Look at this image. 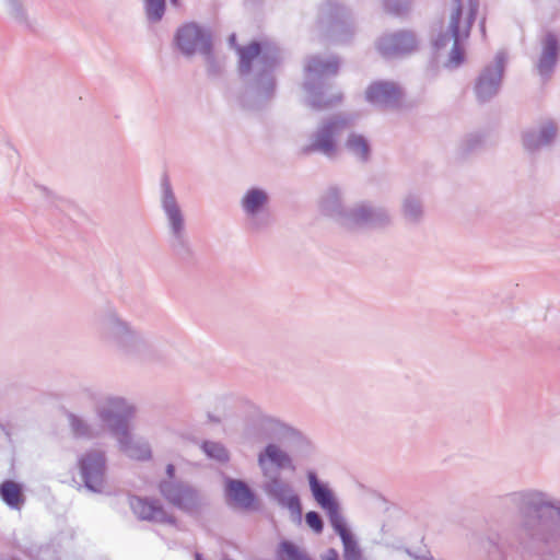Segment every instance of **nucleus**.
I'll return each mask as SVG.
<instances>
[{"label":"nucleus","mask_w":560,"mask_h":560,"mask_svg":"<svg viewBox=\"0 0 560 560\" xmlns=\"http://www.w3.org/2000/svg\"><path fill=\"white\" fill-rule=\"evenodd\" d=\"M229 43L238 55V71L248 85L242 105L248 109L258 108L275 94L273 70L280 61L279 48L268 40L240 46L235 34L229 37Z\"/></svg>","instance_id":"f257e3e1"},{"label":"nucleus","mask_w":560,"mask_h":560,"mask_svg":"<svg viewBox=\"0 0 560 560\" xmlns=\"http://www.w3.org/2000/svg\"><path fill=\"white\" fill-rule=\"evenodd\" d=\"M505 499L518 512L516 529L522 538L546 545L560 539L559 499L536 488L511 492Z\"/></svg>","instance_id":"f03ea898"},{"label":"nucleus","mask_w":560,"mask_h":560,"mask_svg":"<svg viewBox=\"0 0 560 560\" xmlns=\"http://www.w3.org/2000/svg\"><path fill=\"white\" fill-rule=\"evenodd\" d=\"M94 328L100 339L119 355L143 358L151 353L152 343L148 337L133 328L114 307H106L98 313Z\"/></svg>","instance_id":"7ed1b4c3"},{"label":"nucleus","mask_w":560,"mask_h":560,"mask_svg":"<svg viewBox=\"0 0 560 560\" xmlns=\"http://www.w3.org/2000/svg\"><path fill=\"white\" fill-rule=\"evenodd\" d=\"M479 9V0H467L465 11L464 0H452L450 3V21L446 32L439 34L433 40L436 50L453 43L445 67L458 68L465 59L463 42L469 37L471 26Z\"/></svg>","instance_id":"20e7f679"},{"label":"nucleus","mask_w":560,"mask_h":560,"mask_svg":"<svg viewBox=\"0 0 560 560\" xmlns=\"http://www.w3.org/2000/svg\"><path fill=\"white\" fill-rule=\"evenodd\" d=\"M160 202L170 247L180 258L190 257L192 250L187 234L186 215L166 175L161 180Z\"/></svg>","instance_id":"39448f33"},{"label":"nucleus","mask_w":560,"mask_h":560,"mask_svg":"<svg viewBox=\"0 0 560 560\" xmlns=\"http://www.w3.org/2000/svg\"><path fill=\"white\" fill-rule=\"evenodd\" d=\"M353 121L354 118L346 114L324 118L308 136L307 142L301 147V153H319L328 159H335L339 152L338 138L353 125Z\"/></svg>","instance_id":"423d86ee"},{"label":"nucleus","mask_w":560,"mask_h":560,"mask_svg":"<svg viewBox=\"0 0 560 560\" xmlns=\"http://www.w3.org/2000/svg\"><path fill=\"white\" fill-rule=\"evenodd\" d=\"M339 60L330 57L326 60L318 56L308 59L305 71L304 89L308 94V104L315 109L328 108L341 101V94H335L330 98H324L325 80L337 74Z\"/></svg>","instance_id":"0eeeda50"},{"label":"nucleus","mask_w":560,"mask_h":560,"mask_svg":"<svg viewBox=\"0 0 560 560\" xmlns=\"http://www.w3.org/2000/svg\"><path fill=\"white\" fill-rule=\"evenodd\" d=\"M94 410L102 422L114 435L129 427L136 413V407L122 396L100 395L94 397Z\"/></svg>","instance_id":"6e6552de"},{"label":"nucleus","mask_w":560,"mask_h":560,"mask_svg":"<svg viewBox=\"0 0 560 560\" xmlns=\"http://www.w3.org/2000/svg\"><path fill=\"white\" fill-rule=\"evenodd\" d=\"M392 223L387 208L371 202H359L348 207V217L343 219V228L354 230L363 228H385Z\"/></svg>","instance_id":"1a4fd4ad"},{"label":"nucleus","mask_w":560,"mask_h":560,"mask_svg":"<svg viewBox=\"0 0 560 560\" xmlns=\"http://www.w3.org/2000/svg\"><path fill=\"white\" fill-rule=\"evenodd\" d=\"M175 43L186 57H191L195 54H209V48H212V35L208 28L189 22L178 27Z\"/></svg>","instance_id":"9d476101"},{"label":"nucleus","mask_w":560,"mask_h":560,"mask_svg":"<svg viewBox=\"0 0 560 560\" xmlns=\"http://www.w3.org/2000/svg\"><path fill=\"white\" fill-rule=\"evenodd\" d=\"M506 63V54L498 51L492 63L487 65L479 73L475 93L480 103H486L494 97L501 88Z\"/></svg>","instance_id":"9b49d317"},{"label":"nucleus","mask_w":560,"mask_h":560,"mask_svg":"<svg viewBox=\"0 0 560 560\" xmlns=\"http://www.w3.org/2000/svg\"><path fill=\"white\" fill-rule=\"evenodd\" d=\"M78 468L84 486L93 491L101 492L105 485L106 456L101 450H89L78 458Z\"/></svg>","instance_id":"f8f14e48"},{"label":"nucleus","mask_w":560,"mask_h":560,"mask_svg":"<svg viewBox=\"0 0 560 560\" xmlns=\"http://www.w3.org/2000/svg\"><path fill=\"white\" fill-rule=\"evenodd\" d=\"M266 494L282 509L290 512L293 522H302V504L292 486L279 476H272L264 485Z\"/></svg>","instance_id":"ddd939ff"},{"label":"nucleus","mask_w":560,"mask_h":560,"mask_svg":"<svg viewBox=\"0 0 560 560\" xmlns=\"http://www.w3.org/2000/svg\"><path fill=\"white\" fill-rule=\"evenodd\" d=\"M288 427L280 420L255 409L250 420L247 422L244 435L253 442L279 439L285 434Z\"/></svg>","instance_id":"4468645a"},{"label":"nucleus","mask_w":560,"mask_h":560,"mask_svg":"<svg viewBox=\"0 0 560 560\" xmlns=\"http://www.w3.org/2000/svg\"><path fill=\"white\" fill-rule=\"evenodd\" d=\"M159 488L167 502L184 512L195 513L201 504L199 493L188 483L163 480Z\"/></svg>","instance_id":"2eb2a0df"},{"label":"nucleus","mask_w":560,"mask_h":560,"mask_svg":"<svg viewBox=\"0 0 560 560\" xmlns=\"http://www.w3.org/2000/svg\"><path fill=\"white\" fill-rule=\"evenodd\" d=\"M310 490L316 503L326 512L330 525H335L343 520L340 504L334 492L327 483L322 482L314 471L307 472Z\"/></svg>","instance_id":"dca6fc26"},{"label":"nucleus","mask_w":560,"mask_h":560,"mask_svg":"<svg viewBox=\"0 0 560 560\" xmlns=\"http://www.w3.org/2000/svg\"><path fill=\"white\" fill-rule=\"evenodd\" d=\"M319 23L328 26L335 40L346 42L350 33L349 14L337 1L328 0L319 9Z\"/></svg>","instance_id":"f3484780"},{"label":"nucleus","mask_w":560,"mask_h":560,"mask_svg":"<svg viewBox=\"0 0 560 560\" xmlns=\"http://www.w3.org/2000/svg\"><path fill=\"white\" fill-rule=\"evenodd\" d=\"M417 48V39L413 33L400 31L382 36L377 42V49L384 57H397L409 54Z\"/></svg>","instance_id":"a211bd4d"},{"label":"nucleus","mask_w":560,"mask_h":560,"mask_svg":"<svg viewBox=\"0 0 560 560\" xmlns=\"http://www.w3.org/2000/svg\"><path fill=\"white\" fill-rule=\"evenodd\" d=\"M401 95L400 88L390 81L373 82L365 91L366 101L381 108L397 107Z\"/></svg>","instance_id":"6ab92c4d"},{"label":"nucleus","mask_w":560,"mask_h":560,"mask_svg":"<svg viewBox=\"0 0 560 560\" xmlns=\"http://www.w3.org/2000/svg\"><path fill=\"white\" fill-rule=\"evenodd\" d=\"M559 42L552 32H547L541 39V52L536 63L538 74L544 81L551 78L558 62Z\"/></svg>","instance_id":"aec40b11"},{"label":"nucleus","mask_w":560,"mask_h":560,"mask_svg":"<svg viewBox=\"0 0 560 560\" xmlns=\"http://www.w3.org/2000/svg\"><path fill=\"white\" fill-rule=\"evenodd\" d=\"M268 200V194L260 188H250L242 198L241 206L252 229L258 230L261 226L259 215L265 210Z\"/></svg>","instance_id":"412c9836"},{"label":"nucleus","mask_w":560,"mask_h":560,"mask_svg":"<svg viewBox=\"0 0 560 560\" xmlns=\"http://www.w3.org/2000/svg\"><path fill=\"white\" fill-rule=\"evenodd\" d=\"M130 508L135 515L143 521L158 523H173L174 520L167 515L158 500H148L139 497L130 498Z\"/></svg>","instance_id":"4be33fe9"},{"label":"nucleus","mask_w":560,"mask_h":560,"mask_svg":"<svg viewBox=\"0 0 560 560\" xmlns=\"http://www.w3.org/2000/svg\"><path fill=\"white\" fill-rule=\"evenodd\" d=\"M114 436L118 442L119 450L128 457L138 460L151 458V447L149 443L143 439L135 438L130 433L129 427L114 434Z\"/></svg>","instance_id":"5701e85b"},{"label":"nucleus","mask_w":560,"mask_h":560,"mask_svg":"<svg viewBox=\"0 0 560 560\" xmlns=\"http://www.w3.org/2000/svg\"><path fill=\"white\" fill-rule=\"evenodd\" d=\"M556 137L557 127L552 121L548 120L540 124L537 128L525 131L523 133V144L527 151L535 152L550 145Z\"/></svg>","instance_id":"b1692460"},{"label":"nucleus","mask_w":560,"mask_h":560,"mask_svg":"<svg viewBox=\"0 0 560 560\" xmlns=\"http://www.w3.org/2000/svg\"><path fill=\"white\" fill-rule=\"evenodd\" d=\"M268 463L275 465L278 469H294L289 454L272 443L268 444L265 450L258 454V465L265 477L269 476Z\"/></svg>","instance_id":"393cba45"},{"label":"nucleus","mask_w":560,"mask_h":560,"mask_svg":"<svg viewBox=\"0 0 560 560\" xmlns=\"http://www.w3.org/2000/svg\"><path fill=\"white\" fill-rule=\"evenodd\" d=\"M320 209L324 214L332 218L343 226V219L348 217V208L342 206L341 191L337 187H329L320 199Z\"/></svg>","instance_id":"a878e982"},{"label":"nucleus","mask_w":560,"mask_h":560,"mask_svg":"<svg viewBox=\"0 0 560 560\" xmlns=\"http://www.w3.org/2000/svg\"><path fill=\"white\" fill-rule=\"evenodd\" d=\"M68 424L75 439L93 440L100 438L104 432V425L91 422L74 412H68Z\"/></svg>","instance_id":"bb28decb"},{"label":"nucleus","mask_w":560,"mask_h":560,"mask_svg":"<svg viewBox=\"0 0 560 560\" xmlns=\"http://www.w3.org/2000/svg\"><path fill=\"white\" fill-rule=\"evenodd\" d=\"M346 151L361 163L369 162L372 153L370 140L362 133L350 132L345 141Z\"/></svg>","instance_id":"cd10ccee"},{"label":"nucleus","mask_w":560,"mask_h":560,"mask_svg":"<svg viewBox=\"0 0 560 560\" xmlns=\"http://www.w3.org/2000/svg\"><path fill=\"white\" fill-rule=\"evenodd\" d=\"M400 212L404 221L409 225H418L424 218L423 201L416 194H407L401 199Z\"/></svg>","instance_id":"c85d7f7f"},{"label":"nucleus","mask_w":560,"mask_h":560,"mask_svg":"<svg viewBox=\"0 0 560 560\" xmlns=\"http://www.w3.org/2000/svg\"><path fill=\"white\" fill-rule=\"evenodd\" d=\"M334 530L339 535L343 546V559L345 560H361L362 551L355 540L354 536L347 526L346 520L331 526Z\"/></svg>","instance_id":"c756f323"},{"label":"nucleus","mask_w":560,"mask_h":560,"mask_svg":"<svg viewBox=\"0 0 560 560\" xmlns=\"http://www.w3.org/2000/svg\"><path fill=\"white\" fill-rule=\"evenodd\" d=\"M226 494L236 505L243 509H249L255 501L254 492L242 480L229 479Z\"/></svg>","instance_id":"7c9ffc66"},{"label":"nucleus","mask_w":560,"mask_h":560,"mask_svg":"<svg viewBox=\"0 0 560 560\" xmlns=\"http://www.w3.org/2000/svg\"><path fill=\"white\" fill-rule=\"evenodd\" d=\"M0 498L12 510H21L25 503L22 486L13 480L0 485Z\"/></svg>","instance_id":"2f4dec72"},{"label":"nucleus","mask_w":560,"mask_h":560,"mask_svg":"<svg viewBox=\"0 0 560 560\" xmlns=\"http://www.w3.org/2000/svg\"><path fill=\"white\" fill-rule=\"evenodd\" d=\"M276 560H312L308 552L290 540H282L276 549Z\"/></svg>","instance_id":"473e14b6"},{"label":"nucleus","mask_w":560,"mask_h":560,"mask_svg":"<svg viewBox=\"0 0 560 560\" xmlns=\"http://www.w3.org/2000/svg\"><path fill=\"white\" fill-rule=\"evenodd\" d=\"M206 455L219 463H226L230 460V453L228 448L220 442L206 441L201 446Z\"/></svg>","instance_id":"72a5a7b5"},{"label":"nucleus","mask_w":560,"mask_h":560,"mask_svg":"<svg viewBox=\"0 0 560 560\" xmlns=\"http://www.w3.org/2000/svg\"><path fill=\"white\" fill-rule=\"evenodd\" d=\"M165 0H144L145 15L149 22H160L165 13Z\"/></svg>","instance_id":"f704fd0d"},{"label":"nucleus","mask_w":560,"mask_h":560,"mask_svg":"<svg viewBox=\"0 0 560 560\" xmlns=\"http://www.w3.org/2000/svg\"><path fill=\"white\" fill-rule=\"evenodd\" d=\"M9 15L19 24H27V13L21 0H4Z\"/></svg>","instance_id":"c9c22d12"},{"label":"nucleus","mask_w":560,"mask_h":560,"mask_svg":"<svg viewBox=\"0 0 560 560\" xmlns=\"http://www.w3.org/2000/svg\"><path fill=\"white\" fill-rule=\"evenodd\" d=\"M410 3V0H384L386 11L397 15L405 13L409 9Z\"/></svg>","instance_id":"e433bc0d"},{"label":"nucleus","mask_w":560,"mask_h":560,"mask_svg":"<svg viewBox=\"0 0 560 560\" xmlns=\"http://www.w3.org/2000/svg\"><path fill=\"white\" fill-rule=\"evenodd\" d=\"M305 522L316 534H320L324 529L322 516L315 511L305 514Z\"/></svg>","instance_id":"4c0bfd02"},{"label":"nucleus","mask_w":560,"mask_h":560,"mask_svg":"<svg viewBox=\"0 0 560 560\" xmlns=\"http://www.w3.org/2000/svg\"><path fill=\"white\" fill-rule=\"evenodd\" d=\"M201 56H203L206 60L208 73L211 75H218L221 72V66L215 60L212 48H209V54H202Z\"/></svg>","instance_id":"58836bf2"},{"label":"nucleus","mask_w":560,"mask_h":560,"mask_svg":"<svg viewBox=\"0 0 560 560\" xmlns=\"http://www.w3.org/2000/svg\"><path fill=\"white\" fill-rule=\"evenodd\" d=\"M322 560H339V553L336 549H328L323 556Z\"/></svg>","instance_id":"ea45409f"},{"label":"nucleus","mask_w":560,"mask_h":560,"mask_svg":"<svg viewBox=\"0 0 560 560\" xmlns=\"http://www.w3.org/2000/svg\"><path fill=\"white\" fill-rule=\"evenodd\" d=\"M166 475L168 476L170 479L174 478V475H175V467H174V465L168 464L166 466Z\"/></svg>","instance_id":"a19ab883"},{"label":"nucleus","mask_w":560,"mask_h":560,"mask_svg":"<svg viewBox=\"0 0 560 560\" xmlns=\"http://www.w3.org/2000/svg\"><path fill=\"white\" fill-rule=\"evenodd\" d=\"M480 31H481L482 36L485 37L486 36V20L485 19H482L480 22Z\"/></svg>","instance_id":"79ce46f5"},{"label":"nucleus","mask_w":560,"mask_h":560,"mask_svg":"<svg viewBox=\"0 0 560 560\" xmlns=\"http://www.w3.org/2000/svg\"><path fill=\"white\" fill-rule=\"evenodd\" d=\"M171 3H172L173 5H177V4H178V0H171Z\"/></svg>","instance_id":"37998d69"},{"label":"nucleus","mask_w":560,"mask_h":560,"mask_svg":"<svg viewBox=\"0 0 560 560\" xmlns=\"http://www.w3.org/2000/svg\"><path fill=\"white\" fill-rule=\"evenodd\" d=\"M196 560H203L199 553H196Z\"/></svg>","instance_id":"c03bdc74"}]
</instances>
